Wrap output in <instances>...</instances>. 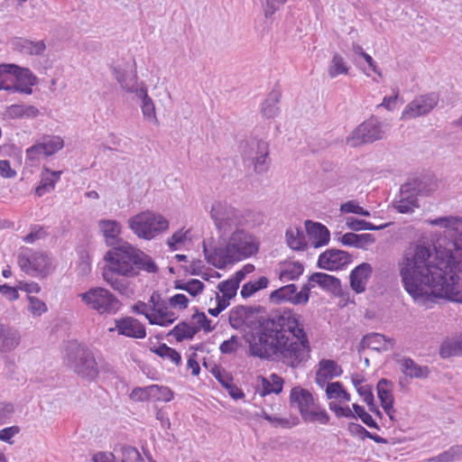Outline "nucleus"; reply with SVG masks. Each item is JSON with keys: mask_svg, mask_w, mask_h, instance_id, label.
Wrapping results in <instances>:
<instances>
[{"mask_svg": "<svg viewBox=\"0 0 462 462\" xmlns=\"http://www.w3.org/2000/svg\"><path fill=\"white\" fill-rule=\"evenodd\" d=\"M445 227L439 247L416 245L398 263L405 291L418 303L437 298L462 303V219L442 217L430 221Z\"/></svg>", "mask_w": 462, "mask_h": 462, "instance_id": "nucleus-1", "label": "nucleus"}, {"mask_svg": "<svg viewBox=\"0 0 462 462\" xmlns=\"http://www.w3.org/2000/svg\"><path fill=\"white\" fill-rule=\"evenodd\" d=\"M262 306H236L230 310L229 324L233 328L244 325L255 329L252 335L250 351L254 356L271 359L280 356L292 368L307 362L310 357V344L305 331L302 316L289 308L280 309L266 318H256Z\"/></svg>", "mask_w": 462, "mask_h": 462, "instance_id": "nucleus-2", "label": "nucleus"}, {"mask_svg": "<svg viewBox=\"0 0 462 462\" xmlns=\"http://www.w3.org/2000/svg\"><path fill=\"white\" fill-rule=\"evenodd\" d=\"M259 250L255 237L245 229H236L223 243L208 247L203 242L207 262L216 268L224 269L229 264L254 255Z\"/></svg>", "mask_w": 462, "mask_h": 462, "instance_id": "nucleus-3", "label": "nucleus"}, {"mask_svg": "<svg viewBox=\"0 0 462 462\" xmlns=\"http://www.w3.org/2000/svg\"><path fill=\"white\" fill-rule=\"evenodd\" d=\"M106 266L116 270L124 277H135L141 272L156 273L159 267L154 260L127 242L114 246L105 257Z\"/></svg>", "mask_w": 462, "mask_h": 462, "instance_id": "nucleus-4", "label": "nucleus"}, {"mask_svg": "<svg viewBox=\"0 0 462 462\" xmlns=\"http://www.w3.org/2000/svg\"><path fill=\"white\" fill-rule=\"evenodd\" d=\"M437 189V180L433 174H421L409 179L401 186L399 198L393 201V207L402 214H409L420 207L418 196H428Z\"/></svg>", "mask_w": 462, "mask_h": 462, "instance_id": "nucleus-5", "label": "nucleus"}, {"mask_svg": "<svg viewBox=\"0 0 462 462\" xmlns=\"http://www.w3.org/2000/svg\"><path fill=\"white\" fill-rule=\"evenodd\" d=\"M65 364L78 375L94 380L99 374L97 363L92 352L77 342L70 343L66 350Z\"/></svg>", "mask_w": 462, "mask_h": 462, "instance_id": "nucleus-6", "label": "nucleus"}, {"mask_svg": "<svg viewBox=\"0 0 462 462\" xmlns=\"http://www.w3.org/2000/svg\"><path fill=\"white\" fill-rule=\"evenodd\" d=\"M290 404L296 408L305 422L319 421L328 424L329 416L325 410L319 409L312 393L300 386L293 387L290 393Z\"/></svg>", "mask_w": 462, "mask_h": 462, "instance_id": "nucleus-7", "label": "nucleus"}, {"mask_svg": "<svg viewBox=\"0 0 462 462\" xmlns=\"http://www.w3.org/2000/svg\"><path fill=\"white\" fill-rule=\"evenodd\" d=\"M210 215L220 233V239L229 233L231 235L236 229H244L246 223V219L240 210L221 201L212 204Z\"/></svg>", "mask_w": 462, "mask_h": 462, "instance_id": "nucleus-8", "label": "nucleus"}, {"mask_svg": "<svg viewBox=\"0 0 462 462\" xmlns=\"http://www.w3.org/2000/svg\"><path fill=\"white\" fill-rule=\"evenodd\" d=\"M130 229L139 238L151 240L169 227L168 220L151 211L141 212L128 220Z\"/></svg>", "mask_w": 462, "mask_h": 462, "instance_id": "nucleus-9", "label": "nucleus"}, {"mask_svg": "<svg viewBox=\"0 0 462 462\" xmlns=\"http://www.w3.org/2000/svg\"><path fill=\"white\" fill-rule=\"evenodd\" d=\"M79 297L88 308L101 315L116 314L121 307L119 300L103 287L90 288L88 291L79 294Z\"/></svg>", "mask_w": 462, "mask_h": 462, "instance_id": "nucleus-10", "label": "nucleus"}, {"mask_svg": "<svg viewBox=\"0 0 462 462\" xmlns=\"http://www.w3.org/2000/svg\"><path fill=\"white\" fill-rule=\"evenodd\" d=\"M241 155L245 161L250 162L258 173L267 170L269 145L263 140L251 138L241 143Z\"/></svg>", "mask_w": 462, "mask_h": 462, "instance_id": "nucleus-11", "label": "nucleus"}, {"mask_svg": "<svg viewBox=\"0 0 462 462\" xmlns=\"http://www.w3.org/2000/svg\"><path fill=\"white\" fill-rule=\"evenodd\" d=\"M383 136L382 123L377 117L372 116L356 127L346 138V143L356 147L363 143H374Z\"/></svg>", "mask_w": 462, "mask_h": 462, "instance_id": "nucleus-12", "label": "nucleus"}, {"mask_svg": "<svg viewBox=\"0 0 462 462\" xmlns=\"http://www.w3.org/2000/svg\"><path fill=\"white\" fill-rule=\"evenodd\" d=\"M51 264L48 254L30 250L18 255V265L25 273L31 276L46 277Z\"/></svg>", "mask_w": 462, "mask_h": 462, "instance_id": "nucleus-13", "label": "nucleus"}, {"mask_svg": "<svg viewBox=\"0 0 462 462\" xmlns=\"http://www.w3.org/2000/svg\"><path fill=\"white\" fill-rule=\"evenodd\" d=\"M439 99V95L434 92L415 97L405 106L402 119L408 120L429 114L438 105Z\"/></svg>", "mask_w": 462, "mask_h": 462, "instance_id": "nucleus-14", "label": "nucleus"}, {"mask_svg": "<svg viewBox=\"0 0 462 462\" xmlns=\"http://www.w3.org/2000/svg\"><path fill=\"white\" fill-rule=\"evenodd\" d=\"M352 262L349 253L340 249H327L319 256L317 266L327 271H337Z\"/></svg>", "mask_w": 462, "mask_h": 462, "instance_id": "nucleus-15", "label": "nucleus"}, {"mask_svg": "<svg viewBox=\"0 0 462 462\" xmlns=\"http://www.w3.org/2000/svg\"><path fill=\"white\" fill-rule=\"evenodd\" d=\"M372 273L373 268L368 263H362L354 268L349 275L351 289L357 294L364 292Z\"/></svg>", "mask_w": 462, "mask_h": 462, "instance_id": "nucleus-16", "label": "nucleus"}, {"mask_svg": "<svg viewBox=\"0 0 462 462\" xmlns=\"http://www.w3.org/2000/svg\"><path fill=\"white\" fill-rule=\"evenodd\" d=\"M116 328L118 334L128 337L144 338L146 336L144 326L139 320L132 317L116 319Z\"/></svg>", "mask_w": 462, "mask_h": 462, "instance_id": "nucleus-17", "label": "nucleus"}, {"mask_svg": "<svg viewBox=\"0 0 462 462\" xmlns=\"http://www.w3.org/2000/svg\"><path fill=\"white\" fill-rule=\"evenodd\" d=\"M305 228L308 236L312 240L314 248H319L328 244L330 239L329 230L326 226L312 220L305 221Z\"/></svg>", "mask_w": 462, "mask_h": 462, "instance_id": "nucleus-18", "label": "nucleus"}, {"mask_svg": "<svg viewBox=\"0 0 462 462\" xmlns=\"http://www.w3.org/2000/svg\"><path fill=\"white\" fill-rule=\"evenodd\" d=\"M394 343V339L388 338L383 334L371 333L362 338L360 346L362 348L367 347L377 352H383L393 349Z\"/></svg>", "mask_w": 462, "mask_h": 462, "instance_id": "nucleus-19", "label": "nucleus"}, {"mask_svg": "<svg viewBox=\"0 0 462 462\" xmlns=\"http://www.w3.org/2000/svg\"><path fill=\"white\" fill-rule=\"evenodd\" d=\"M309 281L316 282L320 288L334 295H342L341 282L335 276L325 273H314L310 276Z\"/></svg>", "mask_w": 462, "mask_h": 462, "instance_id": "nucleus-20", "label": "nucleus"}, {"mask_svg": "<svg viewBox=\"0 0 462 462\" xmlns=\"http://www.w3.org/2000/svg\"><path fill=\"white\" fill-rule=\"evenodd\" d=\"M112 74L120 84V87L128 93L137 94V90L141 88L137 87V75L134 72L133 75H128L126 70L120 66L110 67Z\"/></svg>", "mask_w": 462, "mask_h": 462, "instance_id": "nucleus-21", "label": "nucleus"}, {"mask_svg": "<svg viewBox=\"0 0 462 462\" xmlns=\"http://www.w3.org/2000/svg\"><path fill=\"white\" fill-rule=\"evenodd\" d=\"M393 383L392 381L382 378L377 383V394L380 400L381 405L385 411V413H390V411H393V405L394 402V398L392 393Z\"/></svg>", "mask_w": 462, "mask_h": 462, "instance_id": "nucleus-22", "label": "nucleus"}, {"mask_svg": "<svg viewBox=\"0 0 462 462\" xmlns=\"http://www.w3.org/2000/svg\"><path fill=\"white\" fill-rule=\"evenodd\" d=\"M108 266L103 268V278L112 287L123 295H126L129 290V282L125 278Z\"/></svg>", "mask_w": 462, "mask_h": 462, "instance_id": "nucleus-23", "label": "nucleus"}, {"mask_svg": "<svg viewBox=\"0 0 462 462\" xmlns=\"http://www.w3.org/2000/svg\"><path fill=\"white\" fill-rule=\"evenodd\" d=\"M341 374L342 369L335 361L323 359L319 362V369L316 373V382L322 384L328 379L339 376Z\"/></svg>", "mask_w": 462, "mask_h": 462, "instance_id": "nucleus-24", "label": "nucleus"}, {"mask_svg": "<svg viewBox=\"0 0 462 462\" xmlns=\"http://www.w3.org/2000/svg\"><path fill=\"white\" fill-rule=\"evenodd\" d=\"M342 245L346 246H353L356 248L365 249L366 245L374 243L375 238L372 234H355L352 232L346 233L339 238Z\"/></svg>", "mask_w": 462, "mask_h": 462, "instance_id": "nucleus-25", "label": "nucleus"}, {"mask_svg": "<svg viewBox=\"0 0 462 462\" xmlns=\"http://www.w3.org/2000/svg\"><path fill=\"white\" fill-rule=\"evenodd\" d=\"M296 295L297 286L291 283L272 291L270 300L277 304L288 301L293 305H299V302L295 301Z\"/></svg>", "mask_w": 462, "mask_h": 462, "instance_id": "nucleus-26", "label": "nucleus"}, {"mask_svg": "<svg viewBox=\"0 0 462 462\" xmlns=\"http://www.w3.org/2000/svg\"><path fill=\"white\" fill-rule=\"evenodd\" d=\"M402 372L411 378H426L429 374L427 366L417 365L411 358L403 357L398 360Z\"/></svg>", "mask_w": 462, "mask_h": 462, "instance_id": "nucleus-27", "label": "nucleus"}, {"mask_svg": "<svg viewBox=\"0 0 462 462\" xmlns=\"http://www.w3.org/2000/svg\"><path fill=\"white\" fill-rule=\"evenodd\" d=\"M14 50L23 54L41 55L46 49L43 41L32 42L28 39H17L14 42Z\"/></svg>", "mask_w": 462, "mask_h": 462, "instance_id": "nucleus-28", "label": "nucleus"}, {"mask_svg": "<svg viewBox=\"0 0 462 462\" xmlns=\"http://www.w3.org/2000/svg\"><path fill=\"white\" fill-rule=\"evenodd\" d=\"M19 344L17 331L8 326L0 324V352H7L14 349Z\"/></svg>", "mask_w": 462, "mask_h": 462, "instance_id": "nucleus-29", "label": "nucleus"}, {"mask_svg": "<svg viewBox=\"0 0 462 462\" xmlns=\"http://www.w3.org/2000/svg\"><path fill=\"white\" fill-rule=\"evenodd\" d=\"M60 174L61 171H52L46 169L45 173L42 175L40 184L35 189L37 196L42 197L54 189L55 184L59 180Z\"/></svg>", "mask_w": 462, "mask_h": 462, "instance_id": "nucleus-30", "label": "nucleus"}, {"mask_svg": "<svg viewBox=\"0 0 462 462\" xmlns=\"http://www.w3.org/2000/svg\"><path fill=\"white\" fill-rule=\"evenodd\" d=\"M281 93L273 89L269 93L262 105V114L266 118H274L280 113L277 104L280 102Z\"/></svg>", "mask_w": 462, "mask_h": 462, "instance_id": "nucleus-31", "label": "nucleus"}, {"mask_svg": "<svg viewBox=\"0 0 462 462\" xmlns=\"http://www.w3.org/2000/svg\"><path fill=\"white\" fill-rule=\"evenodd\" d=\"M136 97L142 99L141 108L143 117L150 122L157 124L158 120L155 114V106L152 98L148 96L146 88L141 87V88L137 90Z\"/></svg>", "mask_w": 462, "mask_h": 462, "instance_id": "nucleus-32", "label": "nucleus"}, {"mask_svg": "<svg viewBox=\"0 0 462 462\" xmlns=\"http://www.w3.org/2000/svg\"><path fill=\"white\" fill-rule=\"evenodd\" d=\"M199 331V328L190 326L188 322L181 321L178 323L167 336H173L177 342H182L185 339H192Z\"/></svg>", "mask_w": 462, "mask_h": 462, "instance_id": "nucleus-33", "label": "nucleus"}, {"mask_svg": "<svg viewBox=\"0 0 462 462\" xmlns=\"http://www.w3.org/2000/svg\"><path fill=\"white\" fill-rule=\"evenodd\" d=\"M288 246L294 251H302L307 247L305 236L300 228H289L285 233Z\"/></svg>", "mask_w": 462, "mask_h": 462, "instance_id": "nucleus-34", "label": "nucleus"}, {"mask_svg": "<svg viewBox=\"0 0 462 462\" xmlns=\"http://www.w3.org/2000/svg\"><path fill=\"white\" fill-rule=\"evenodd\" d=\"M269 282L270 281L266 276H261L257 280L249 281L242 286L240 294L244 299L250 298L257 291L267 288Z\"/></svg>", "mask_w": 462, "mask_h": 462, "instance_id": "nucleus-35", "label": "nucleus"}, {"mask_svg": "<svg viewBox=\"0 0 462 462\" xmlns=\"http://www.w3.org/2000/svg\"><path fill=\"white\" fill-rule=\"evenodd\" d=\"M98 226L103 232L106 243L110 244L114 243L121 231L120 224L116 220L102 219L99 221Z\"/></svg>", "mask_w": 462, "mask_h": 462, "instance_id": "nucleus-36", "label": "nucleus"}, {"mask_svg": "<svg viewBox=\"0 0 462 462\" xmlns=\"http://www.w3.org/2000/svg\"><path fill=\"white\" fill-rule=\"evenodd\" d=\"M150 350L162 359H170L176 365L181 363L180 354L174 348L168 346L165 343L151 347Z\"/></svg>", "mask_w": 462, "mask_h": 462, "instance_id": "nucleus-37", "label": "nucleus"}, {"mask_svg": "<svg viewBox=\"0 0 462 462\" xmlns=\"http://www.w3.org/2000/svg\"><path fill=\"white\" fill-rule=\"evenodd\" d=\"M462 458V445H455L429 459L430 462H455Z\"/></svg>", "mask_w": 462, "mask_h": 462, "instance_id": "nucleus-38", "label": "nucleus"}, {"mask_svg": "<svg viewBox=\"0 0 462 462\" xmlns=\"http://www.w3.org/2000/svg\"><path fill=\"white\" fill-rule=\"evenodd\" d=\"M346 226L353 230V231H361V230H382L387 225H380L375 226L370 222H367L364 219H358L354 217H349L346 218Z\"/></svg>", "mask_w": 462, "mask_h": 462, "instance_id": "nucleus-39", "label": "nucleus"}, {"mask_svg": "<svg viewBox=\"0 0 462 462\" xmlns=\"http://www.w3.org/2000/svg\"><path fill=\"white\" fill-rule=\"evenodd\" d=\"M174 288L185 291L191 296L196 297L203 291L205 285L202 282L197 279H191L188 282L177 280L175 281Z\"/></svg>", "mask_w": 462, "mask_h": 462, "instance_id": "nucleus-40", "label": "nucleus"}, {"mask_svg": "<svg viewBox=\"0 0 462 462\" xmlns=\"http://www.w3.org/2000/svg\"><path fill=\"white\" fill-rule=\"evenodd\" d=\"M348 69L349 68L344 58L341 55L336 53L328 65V73L329 77L333 79L341 74H347Z\"/></svg>", "mask_w": 462, "mask_h": 462, "instance_id": "nucleus-41", "label": "nucleus"}, {"mask_svg": "<svg viewBox=\"0 0 462 462\" xmlns=\"http://www.w3.org/2000/svg\"><path fill=\"white\" fill-rule=\"evenodd\" d=\"M9 74L14 76L19 81H25V86L32 87L37 84V77L32 74V72L27 68H21L15 65V69H10Z\"/></svg>", "mask_w": 462, "mask_h": 462, "instance_id": "nucleus-42", "label": "nucleus"}, {"mask_svg": "<svg viewBox=\"0 0 462 462\" xmlns=\"http://www.w3.org/2000/svg\"><path fill=\"white\" fill-rule=\"evenodd\" d=\"M442 358L462 355V340L444 341L439 348Z\"/></svg>", "mask_w": 462, "mask_h": 462, "instance_id": "nucleus-43", "label": "nucleus"}, {"mask_svg": "<svg viewBox=\"0 0 462 462\" xmlns=\"http://www.w3.org/2000/svg\"><path fill=\"white\" fill-rule=\"evenodd\" d=\"M304 271V266L300 262H293L288 264L286 269L280 273V280L282 282L293 281L298 279Z\"/></svg>", "mask_w": 462, "mask_h": 462, "instance_id": "nucleus-44", "label": "nucleus"}, {"mask_svg": "<svg viewBox=\"0 0 462 462\" xmlns=\"http://www.w3.org/2000/svg\"><path fill=\"white\" fill-rule=\"evenodd\" d=\"M45 156H50L60 151L64 146V142L60 136H48L42 142Z\"/></svg>", "mask_w": 462, "mask_h": 462, "instance_id": "nucleus-45", "label": "nucleus"}, {"mask_svg": "<svg viewBox=\"0 0 462 462\" xmlns=\"http://www.w3.org/2000/svg\"><path fill=\"white\" fill-rule=\"evenodd\" d=\"M158 390L157 384H152L145 388L136 387L132 391L130 397L135 402L146 401L150 397L156 396L154 392Z\"/></svg>", "mask_w": 462, "mask_h": 462, "instance_id": "nucleus-46", "label": "nucleus"}, {"mask_svg": "<svg viewBox=\"0 0 462 462\" xmlns=\"http://www.w3.org/2000/svg\"><path fill=\"white\" fill-rule=\"evenodd\" d=\"M120 452L122 454L121 462H143V459L134 447L123 445L120 447Z\"/></svg>", "mask_w": 462, "mask_h": 462, "instance_id": "nucleus-47", "label": "nucleus"}, {"mask_svg": "<svg viewBox=\"0 0 462 462\" xmlns=\"http://www.w3.org/2000/svg\"><path fill=\"white\" fill-rule=\"evenodd\" d=\"M353 410L354 413L356 417H359L360 420L365 423L366 426L372 429L379 430V425L377 422L373 419V417L365 411V408L359 404L354 403L353 404Z\"/></svg>", "mask_w": 462, "mask_h": 462, "instance_id": "nucleus-48", "label": "nucleus"}, {"mask_svg": "<svg viewBox=\"0 0 462 462\" xmlns=\"http://www.w3.org/2000/svg\"><path fill=\"white\" fill-rule=\"evenodd\" d=\"M239 286L231 278L218 283L217 289L227 299H232L236 295Z\"/></svg>", "mask_w": 462, "mask_h": 462, "instance_id": "nucleus-49", "label": "nucleus"}, {"mask_svg": "<svg viewBox=\"0 0 462 462\" xmlns=\"http://www.w3.org/2000/svg\"><path fill=\"white\" fill-rule=\"evenodd\" d=\"M340 211L342 213H353L363 217H369L370 212L362 207H360L356 201L349 200L343 203L340 206Z\"/></svg>", "mask_w": 462, "mask_h": 462, "instance_id": "nucleus-50", "label": "nucleus"}, {"mask_svg": "<svg viewBox=\"0 0 462 462\" xmlns=\"http://www.w3.org/2000/svg\"><path fill=\"white\" fill-rule=\"evenodd\" d=\"M213 376L218 381V383L226 388L228 383L233 381L232 376L226 373L221 366L214 365L210 370Z\"/></svg>", "mask_w": 462, "mask_h": 462, "instance_id": "nucleus-51", "label": "nucleus"}, {"mask_svg": "<svg viewBox=\"0 0 462 462\" xmlns=\"http://www.w3.org/2000/svg\"><path fill=\"white\" fill-rule=\"evenodd\" d=\"M192 319L197 321L198 326L195 327L199 328V329L203 328L205 332H211L215 328V327L211 326V320L207 318L204 312L196 310L192 315Z\"/></svg>", "mask_w": 462, "mask_h": 462, "instance_id": "nucleus-52", "label": "nucleus"}, {"mask_svg": "<svg viewBox=\"0 0 462 462\" xmlns=\"http://www.w3.org/2000/svg\"><path fill=\"white\" fill-rule=\"evenodd\" d=\"M29 310L35 316H41L47 311L46 304L34 296H28Z\"/></svg>", "mask_w": 462, "mask_h": 462, "instance_id": "nucleus-53", "label": "nucleus"}, {"mask_svg": "<svg viewBox=\"0 0 462 462\" xmlns=\"http://www.w3.org/2000/svg\"><path fill=\"white\" fill-rule=\"evenodd\" d=\"M47 236V232L42 226H35L31 228L29 234H27L23 240L25 243L32 244L37 240L43 239Z\"/></svg>", "mask_w": 462, "mask_h": 462, "instance_id": "nucleus-54", "label": "nucleus"}, {"mask_svg": "<svg viewBox=\"0 0 462 462\" xmlns=\"http://www.w3.org/2000/svg\"><path fill=\"white\" fill-rule=\"evenodd\" d=\"M239 346L237 336H232L228 340L221 343L219 350L222 354H233L236 352Z\"/></svg>", "mask_w": 462, "mask_h": 462, "instance_id": "nucleus-55", "label": "nucleus"}, {"mask_svg": "<svg viewBox=\"0 0 462 462\" xmlns=\"http://www.w3.org/2000/svg\"><path fill=\"white\" fill-rule=\"evenodd\" d=\"M329 409L335 412L337 417L353 418L356 419L355 413L351 411L349 406L342 407L335 402L329 403Z\"/></svg>", "mask_w": 462, "mask_h": 462, "instance_id": "nucleus-56", "label": "nucleus"}, {"mask_svg": "<svg viewBox=\"0 0 462 462\" xmlns=\"http://www.w3.org/2000/svg\"><path fill=\"white\" fill-rule=\"evenodd\" d=\"M343 385L340 382L329 383L326 388V394L328 399H337L343 393Z\"/></svg>", "mask_w": 462, "mask_h": 462, "instance_id": "nucleus-57", "label": "nucleus"}, {"mask_svg": "<svg viewBox=\"0 0 462 462\" xmlns=\"http://www.w3.org/2000/svg\"><path fill=\"white\" fill-rule=\"evenodd\" d=\"M169 304L172 308L185 310L188 307L189 300L186 295L178 293L169 299Z\"/></svg>", "mask_w": 462, "mask_h": 462, "instance_id": "nucleus-58", "label": "nucleus"}, {"mask_svg": "<svg viewBox=\"0 0 462 462\" xmlns=\"http://www.w3.org/2000/svg\"><path fill=\"white\" fill-rule=\"evenodd\" d=\"M14 411V407L11 402L0 404V423H6Z\"/></svg>", "mask_w": 462, "mask_h": 462, "instance_id": "nucleus-59", "label": "nucleus"}, {"mask_svg": "<svg viewBox=\"0 0 462 462\" xmlns=\"http://www.w3.org/2000/svg\"><path fill=\"white\" fill-rule=\"evenodd\" d=\"M347 430L353 436H358L362 439H366L369 436V432L362 425L355 422L348 423Z\"/></svg>", "mask_w": 462, "mask_h": 462, "instance_id": "nucleus-60", "label": "nucleus"}, {"mask_svg": "<svg viewBox=\"0 0 462 462\" xmlns=\"http://www.w3.org/2000/svg\"><path fill=\"white\" fill-rule=\"evenodd\" d=\"M313 286L310 283H305L300 291L297 292L295 301L299 302V305H305L310 300V290Z\"/></svg>", "mask_w": 462, "mask_h": 462, "instance_id": "nucleus-61", "label": "nucleus"}, {"mask_svg": "<svg viewBox=\"0 0 462 462\" xmlns=\"http://www.w3.org/2000/svg\"><path fill=\"white\" fill-rule=\"evenodd\" d=\"M358 394L363 398V401L367 404H373V401H374V397L373 394L372 387L369 384H365L360 387H357Z\"/></svg>", "mask_w": 462, "mask_h": 462, "instance_id": "nucleus-62", "label": "nucleus"}, {"mask_svg": "<svg viewBox=\"0 0 462 462\" xmlns=\"http://www.w3.org/2000/svg\"><path fill=\"white\" fill-rule=\"evenodd\" d=\"M20 432L18 426H11L0 430V440L11 443V439Z\"/></svg>", "mask_w": 462, "mask_h": 462, "instance_id": "nucleus-63", "label": "nucleus"}, {"mask_svg": "<svg viewBox=\"0 0 462 462\" xmlns=\"http://www.w3.org/2000/svg\"><path fill=\"white\" fill-rule=\"evenodd\" d=\"M5 116L12 119L23 117V105H11L7 106Z\"/></svg>", "mask_w": 462, "mask_h": 462, "instance_id": "nucleus-64", "label": "nucleus"}]
</instances>
